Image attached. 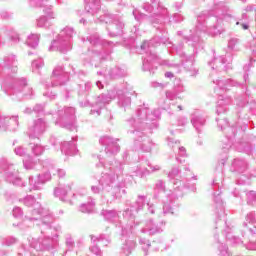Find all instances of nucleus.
Returning a JSON list of instances; mask_svg holds the SVG:
<instances>
[{
	"instance_id": "f257e3e1",
	"label": "nucleus",
	"mask_w": 256,
	"mask_h": 256,
	"mask_svg": "<svg viewBox=\"0 0 256 256\" xmlns=\"http://www.w3.org/2000/svg\"><path fill=\"white\" fill-rule=\"evenodd\" d=\"M142 9L146 13H152V15L147 17V15L141 13V11L134 9L132 12L134 19L139 22L148 18L149 23L160 33V36H155L149 42L144 41L137 50L138 53L146 54V57L143 59L142 70L149 71L151 75H155L157 65H159V62H157V54L151 49L159 47L162 43L166 45L168 49H171L170 51L176 52L182 67L190 77H197V75H199V68L195 67V55L199 42L201 41V33H206V35H211V37L221 35L222 30L220 27L223 21L231 17V14H229V6H227L224 1L214 0L210 11H204L198 15L195 32L190 36H183L184 40L190 43L194 48L193 54L187 55L184 50L185 45L183 42H179L178 45L175 46V44L169 40L167 28L165 27V23L169 21V10L161 4V1L151 0V3L146 2L142 5Z\"/></svg>"
},
{
	"instance_id": "f03ea898",
	"label": "nucleus",
	"mask_w": 256,
	"mask_h": 256,
	"mask_svg": "<svg viewBox=\"0 0 256 256\" xmlns=\"http://www.w3.org/2000/svg\"><path fill=\"white\" fill-rule=\"evenodd\" d=\"M20 203H23L26 207H34L32 215H39V218L26 217V221H30L34 225L39 227L40 236L38 239L29 238V247L27 249L25 245H22V253L19 252L17 256H37L34 251H55L57 245H59V233H61V225L53 226L55 218L49 210L41 207V204L37 202L35 196L27 195L24 198L19 199Z\"/></svg>"
},
{
	"instance_id": "7ed1b4c3",
	"label": "nucleus",
	"mask_w": 256,
	"mask_h": 256,
	"mask_svg": "<svg viewBox=\"0 0 256 256\" xmlns=\"http://www.w3.org/2000/svg\"><path fill=\"white\" fill-rule=\"evenodd\" d=\"M216 122L221 131H225L226 141H224L222 145V151L225 154L218 162V172L216 173L212 181L214 197L215 193L221 194L220 189L221 185H223V167H225V164L229 159V156L227 155V153H229V150L235 149L236 151H238V153H246V155H253V153H255V146H253L251 142L245 141V138L235 141V139L237 138V133H239V135H243V133H245V129H247V124H243L240 128L237 129V127H239V124H236V126H229V120H227V118H216Z\"/></svg>"
},
{
	"instance_id": "20e7f679",
	"label": "nucleus",
	"mask_w": 256,
	"mask_h": 256,
	"mask_svg": "<svg viewBox=\"0 0 256 256\" xmlns=\"http://www.w3.org/2000/svg\"><path fill=\"white\" fill-rule=\"evenodd\" d=\"M117 141H119V139L107 135L101 136L99 139L100 145L104 147L105 156H97L99 163L96 164V167H102L105 172H102V176L99 179V186H91L92 193H101V191L105 189L115 188V175L119 183L126 181L125 179L121 180V175H123V165H125V163L117 160H109V157H115V155L121 151V147Z\"/></svg>"
},
{
	"instance_id": "39448f33",
	"label": "nucleus",
	"mask_w": 256,
	"mask_h": 256,
	"mask_svg": "<svg viewBox=\"0 0 256 256\" xmlns=\"http://www.w3.org/2000/svg\"><path fill=\"white\" fill-rule=\"evenodd\" d=\"M157 119H161V110H151L148 104L139 106L136 110V116L128 119L130 123H133L134 130H129L128 133L133 135L134 149L135 151H142L143 153H151L153 149V141L147 133H152L153 129H157L159 124Z\"/></svg>"
},
{
	"instance_id": "423d86ee",
	"label": "nucleus",
	"mask_w": 256,
	"mask_h": 256,
	"mask_svg": "<svg viewBox=\"0 0 256 256\" xmlns=\"http://www.w3.org/2000/svg\"><path fill=\"white\" fill-rule=\"evenodd\" d=\"M92 87L93 84H91V82L78 85L79 99H81V97H87ZM113 99H118L119 107H123L124 109L131 107V96H129L127 93V84L114 87L113 89L109 90L107 94H101L95 97L94 101L90 102L89 100H79V105L80 107H91L92 109L90 110V115L99 117L102 109H105V105H109Z\"/></svg>"
},
{
	"instance_id": "0eeeda50",
	"label": "nucleus",
	"mask_w": 256,
	"mask_h": 256,
	"mask_svg": "<svg viewBox=\"0 0 256 256\" xmlns=\"http://www.w3.org/2000/svg\"><path fill=\"white\" fill-rule=\"evenodd\" d=\"M233 55L231 53H226L225 56L215 57L211 62L208 63L209 67H211L212 72L210 77L212 79V83L216 85L214 87V91L216 95H219V99L216 105V113L217 115H223V113H227V109L229 105H231V98L223 96L221 93H225V91H229L231 87H242L243 83L237 82L233 79H219L215 78V73L217 71L219 73L223 71H231L233 69Z\"/></svg>"
},
{
	"instance_id": "6e6552de",
	"label": "nucleus",
	"mask_w": 256,
	"mask_h": 256,
	"mask_svg": "<svg viewBox=\"0 0 256 256\" xmlns=\"http://www.w3.org/2000/svg\"><path fill=\"white\" fill-rule=\"evenodd\" d=\"M155 199H159V194L162 197H166L167 200H164L162 210L157 208L153 203H147L148 211L151 215L158 213L160 217H167V215H175L179 209V197H183V192H180L177 188L174 187V191L167 190L165 186V181L158 180L154 187Z\"/></svg>"
},
{
	"instance_id": "1a4fd4ad",
	"label": "nucleus",
	"mask_w": 256,
	"mask_h": 256,
	"mask_svg": "<svg viewBox=\"0 0 256 256\" xmlns=\"http://www.w3.org/2000/svg\"><path fill=\"white\" fill-rule=\"evenodd\" d=\"M83 43H89L88 55L84 58V65L90 67H101V63L111 55L115 44L112 41L103 40L99 34L95 33L86 38H82Z\"/></svg>"
},
{
	"instance_id": "9d476101",
	"label": "nucleus",
	"mask_w": 256,
	"mask_h": 256,
	"mask_svg": "<svg viewBox=\"0 0 256 256\" xmlns=\"http://www.w3.org/2000/svg\"><path fill=\"white\" fill-rule=\"evenodd\" d=\"M2 89L6 95L12 97L14 101L22 99H33L35 91L27 82V78H15L9 75L2 84Z\"/></svg>"
},
{
	"instance_id": "9b49d317",
	"label": "nucleus",
	"mask_w": 256,
	"mask_h": 256,
	"mask_svg": "<svg viewBox=\"0 0 256 256\" xmlns=\"http://www.w3.org/2000/svg\"><path fill=\"white\" fill-rule=\"evenodd\" d=\"M184 175H179L181 171L179 168L174 167L168 173V178L170 179L171 183L174 185L180 193H183V189H190V191H196L197 188L195 187V183L192 181H197V176L191 172L189 169V165L184 166Z\"/></svg>"
},
{
	"instance_id": "f8f14e48",
	"label": "nucleus",
	"mask_w": 256,
	"mask_h": 256,
	"mask_svg": "<svg viewBox=\"0 0 256 256\" xmlns=\"http://www.w3.org/2000/svg\"><path fill=\"white\" fill-rule=\"evenodd\" d=\"M95 22L105 23L110 37H121L125 33V20H123V17L112 14L107 9L101 11L100 16Z\"/></svg>"
},
{
	"instance_id": "ddd939ff",
	"label": "nucleus",
	"mask_w": 256,
	"mask_h": 256,
	"mask_svg": "<svg viewBox=\"0 0 256 256\" xmlns=\"http://www.w3.org/2000/svg\"><path fill=\"white\" fill-rule=\"evenodd\" d=\"M220 195H221V192H218V193L216 192L214 194V202L216 204V215L218 217V219L215 222L216 223L215 229H218L217 225H223L224 223V225H226L224 233L227 241H230L234 245H241V243H251V241L245 238V234H242L243 240L233 235V233L231 232V228L227 226V221L221 220V216L225 214V205L223 204V200L221 199Z\"/></svg>"
},
{
	"instance_id": "4468645a",
	"label": "nucleus",
	"mask_w": 256,
	"mask_h": 256,
	"mask_svg": "<svg viewBox=\"0 0 256 256\" xmlns=\"http://www.w3.org/2000/svg\"><path fill=\"white\" fill-rule=\"evenodd\" d=\"M44 172L38 174L36 177L31 175L28 177L29 191H41L45 183L51 179V173L55 169V162L51 159H45L40 162Z\"/></svg>"
},
{
	"instance_id": "2eb2a0df",
	"label": "nucleus",
	"mask_w": 256,
	"mask_h": 256,
	"mask_svg": "<svg viewBox=\"0 0 256 256\" xmlns=\"http://www.w3.org/2000/svg\"><path fill=\"white\" fill-rule=\"evenodd\" d=\"M75 29L71 27H65L57 36V39L52 41V44L48 48L49 51H59V53H69L73 49V35H75Z\"/></svg>"
},
{
	"instance_id": "dca6fc26",
	"label": "nucleus",
	"mask_w": 256,
	"mask_h": 256,
	"mask_svg": "<svg viewBox=\"0 0 256 256\" xmlns=\"http://www.w3.org/2000/svg\"><path fill=\"white\" fill-rule=\"evenodd\" d=\"M0 173H3L7 183H11L16 187H27V182L19 177V170L15 169V166L9 163L7 158H0Z\"/></svg>"
},
{
	"instance_id": "f3484780",
	"label": "nucleus",
	"mask_w": 256,
	"mask_h": 256,
	"mask_svg": "<svg viewBox=\"0 0 256 256\" xmlns=\"http://www.w3.org/2000/svg\"><path fill=\"white\" fill-rule=\"evenodd\" d=\"M143 207H145V196H138L136 202L124 211L123 217L129 221V225L125 227L120 222L119 227L122 229V237H127L131 233L133 223L135 222V213H139Z\"/></svg>"
},
{
	"instance_id": "a211bd4d",
	"label": "nucleus",
	"mask_w": 256,
	"mask_h": 256,
	"mask_svg": "<svg viewBox=\"0 0 256 256\" xmlns=\"http://www.w3.org/2000/svg\"><path fill=\"white\" fill-rule=\"evenodd\" d=\"M75 113L74 107H65L63 110H58L55 125L68 129V131L77 130V116H75Z\"/></svg>"
},
{
	"instance_id": "6ab92c4d",
	"label": "nucleus",
	"mask_w": 256,
	"mask_h": 256,
	"mask_svg": "<svg viewBox=\"0 0 256 256\" xmlns=\"http://www.w3.org/2000/svg\"><path fill=\"white\" fill-rule=\"evenodd\" d=\"M125 187H127V180L120 182L114 188H106L104 190H100L102 203H106L107 205H111L116 199H121L125 193Z\"/></svg>"
},
{
	"instance_id": "aec40b11",
	"label": "nucleus",
	"mask_w": 256,
	"mask_h": 256,
	"mask_svg": "<svg viewBox=\"0 0 256 256\" xmlns=\"http://www.w3.org/2000/svg\"><path fill=\"white\" fill-rule=\"evenodd\" d=\"M69 75H71V72L66 71L63 66H57L53 70L50 80H45L42 83L45 85L46 89L59 87V85H65V83L69 81Z\"/></svg>"
},
{
	"instance_id": "412c9836",
	"label": "nucleus",
	"mask_w": 256,
	"mask_h": 256,
	"mask_svg": "<svg viewBox=\"0 0 256 256\" xmlns=\"http://www.w3.org/2000/svg\"><path fill=\"white\" fill-rule=\"evenodd\" d=\"M190 123L197 133H203L207 123V115L201 110H193L190 113Z\"/></svg>"
},
{
	"instance_id": "4be33fe9",
	"label": "nucleus",
	"mask_w": 256,
	"mask_h": 256,
	"mask_svg": "<svg viewBox=\"0 0 256 256\" xmlns=\"http://www.w3.org/2000/svg\"><path fill=\"white\" fill-rule=\"evenodd\" d=\"M168 146L175 153L176 162L179 163L180 165H185V157H187V150H185V147L181 146V142L173 138H168Z\"/></svg>"
},
{
	"instance_id": "5701e85b",
	"label": "nucleus",
	"mask_w": 256,
	"mask_h": 256,
	"mask_svg": "<svg viewBox=\"0 0 256 256\" xmlns=\"http://www.w3.org/2000/svg\"><path fill=\"white\" fill-rule=\"evenodd\" d=\"M45 131H47V122H45V119L39 118L28 128L27 135L29 139H39Z\"/></svg>"
},
{
	"instance_id": "b1692460",
	"label": "nucleus",
	"mask_w": 256,
	"mask_h": 256,
	"mask_svg": "<svg viewBox=\"0 0 256 256\" xmlns=\"http://www.w3.org/2000/svg\"><path fill=\"white\" fill-rule=\"evenodd\" d=\"M18 130L19 116H12L9 118L0 114V131H10L11 133H15V131Z\"/></svg>"
},
{
	"instance_id": "393cba45",
	"label": "nucleus",
	"mask_w": 256,
	"mask_h": 256,
	"mask_svg": "<svg viewBox=\"0 0 256 256\" xmlns=\"http://www.w3.org/2000/svg\"><path fill=\"white\" fill-rule=\"evenodd\" d=\"M165 225V221L157 223L155 220L149 219L145 222L144 227L141 229V233H147L148 235H159V233H163V227H165Z\"/></svg>"
},
{
	"instance_id": "a878e982",
	"label": "nucleus",
	"mask_w": 256,
	"mask_h": 256,
	"mask_svg": "<svg viewBox=\"0 0 256 256\" xmlns=\"http://www.w3.org/2000/svg\"><path fill=\"white\" fill-rule=\"evenodd\" d=\"M60 150L61 153L70 157L77 155L79 153V149H77V136L72 137L70 141L61 142Z\"/></svg>"
},
{
	"instance_id": "bb28decb",
	"label": "nucleus",
	"mask_w": 256,
	"mask_h": 256,
	"mask_svg": "<svg viewBox=\"0 0 256 256\" xmlns=\"http://www.w3.org/2000/svg\"><path fill=\"white\" fill-rule=\"evenodd\" d=\"M97 75H103L108 79H121V77H125L127 75V70L120 66H114L109 68V70L98 71Z\"/></svg>"
},
{
	"instance_id": "cd10ccee",
	"label": "nucleus",
	"mask_w": 256,
	"mask_h": 256,
	"mask_svg": "<svg viewBox=\"0 0 256 256\" xmlns=\"http://www.w3.org/2000/svg\"><path fill=\"white\" fill-rule=\"evenodd\" d=\"M137 247V243L131 239H125L115 256H131L133 255V251H135Z\"/></svg>"
},
{
	"instance_id": "c85d7f7f",
	"label": "nucleus",
	"mask_w": 256,
	"mask_h": 256,
	"mask_svg": "<svg viewBox=\"0 0 256 256\" xmlns=\"http://www.w3.org/2000/svg\"><path fill=\"white\" fill-rule=\"evenodd\" d=\"M139 160L140 164L134 168H131L129 175L130 177H140L141 179H145V177L151 175V170L145 167V165H147L145 163L147 160H143L141 158H139Z\"/></svg>"
},
{
	"instance_id": "c756f323",
	"label": "nucleus",
	"mask_w": 256,
	"mask_h": 256,
	"mask_svg": "<svg viewBox=\"0 0 256 256\" xmlns=\"http://www.w3.org/2000/svg\"><path fill=\"white\" fill-rule=\"evenodd\" d=\"M247 169H249V163L247 162V160L243 158H235L232 161V164L230 167V171L232 173H238V175H242V173H245Z\"/></svg>"
},
{
	"instance_id": "7c9ffc66",
	"label": "nucleus",
	"mask_w": 256,
	"mask_h": 256,
	"mask_svg": "<svg viewBox=\"0 0 256 256\" xmlns=\"http://www.w3.org/2000/svg\"><path fill=\"white\" fill-rule=\"evenodd\" d=\"M233 196L239 199V203H243V195L247 197L248 205H256V192L255 191H240L239 188H235L232 192Z\"/></svg>"
},
{
	"instance_id": "2f4dec72",
	"label": "nucleus",
	"mask_w": 256,
	"mask_h": 256,
	"mask_svg": "<svg viewBox=\"0 0 256 256\" xmlns=\"http://www.w3.org/2000/svg\"><path fill=\"white\" fill-rule=\"evenodd\" d=\"M243 227H245L247 233L252 236H256V213L249 212L246 217L245 221L243 222Z\"/></svg>"
},
{
	"instance_id": "473e14b6",
	"label": "nucleus",
	"mask_w": 256,
	"mask_h": 256,
	"mask_svg": "<svg viewBox=\"0 0 256 256\" xmlns=\"http://www.w3.org/2000/svg\"><path fill=\"white\" fill-rule=\"evenodd\" d=\"M69 193H71L70 185L54 189V197H58L60 201H63L64 203L73 205V201L69 198Z\"/></svg>"
},
{
	"instance_id": "72a5a7b5",
	"label": "nucleus",
	"mask_w": 256,
	"mask_h": 256,
	"mask_svg": "<svg viewBox=\"0 0 256 256\" xmlns=\"http://www.w3.org/2000/svg\"><path fill=\"white\" fill-rule=\"evenodd\" d=\"M5 69L11 71V73L15 74L18 71L17 68V57L15 55H8L4 58V66Z\"/></svg>"
},
{
	"instance_id": "f704fd0d",
	"label": "nucleus",
	"mask_w": 256,
	"mask_h": 256,
	"mask_svg": "<svg viewBox=\"0 0 256 256\" xmlns=\"http://www.w3.org/2000/svg\"><path fill=\"white\" fill-rule=\"evenodd\" d=\"M85 11L90 15H97L101 11V0H90L85 5Z\"/></svg>"
},
{
	"instance_id": "c9c22d12",
	"label": "nucleus",
	"mask_w": 256,
	"mask_h": 256,
	"mask_svg": "<svg viewBox=\"0 0 256 256\" xmlns=\"http://www.w3.org/2000/svg\"><path fill=\"white\" fill-rule=\"evenodd\" d=\"M179 93H185L184 86H178L172 90H167L166 99H169V101H175L177 99H181V96H179Z\"/></svg>"
},
{
	"instance_id": "e433bc0d",
	"label": "nucleus",
	"mask_w": 256,
	"mask_h": 256,
	"mask_svg": "<svg viewBox=\"0 0 256 256\" xmlns=\"http://www.w3.org/2000/svg\"><path fill=\"white\" fill-rule=\"evenodd\" d=\"M101 215L105 221H109L110 223H117L119 221V212L116 210H102Z\"/></svg>"
},
{
	"instance_id": "4c0bfd02",
	"label": "nucleus",
	"mask_w": 256,
	"mask_h": 256,
	"mask_svg": "<svg viewBox=\"0 0 256 256\" xmlns=\"http://www.w3.org/2000/svg\"><path fill=\"white\" fill-rule=\"evenodd\" d=\"M91 243H102L103 247H107L111 243V236L100 234L99 237L90 235Z\"/></svg>"
},
{
	"instance_id": "58836bf2",
	"label": "nucleus",
	"mask_w": 256,
	"mask_h": 256,
	"mask_svg": "<svg viewBox=\"0 0 256 256\" xmlns=\"http://www.w3.org/2000/svg\"><path fill=\"white\" fill-rule=\"evenodd\" d=\"M214 239L218 243L217 247L219 251V256H232L231 252L229 251V247H227V244L221 243L217 234H214Z\"/></svg>"
},
{
	"instance_id": "ea45409f",
	"label": "nucleus",
	"mask_w": 256,
	"mask_h": 256,
	"mask_svg": "<svg viewBox=\"0 0 256 256\" xmlns=\"http://www.w3.org/2000/svg\"><path fill=\"white\" fill-rule=\"evenodd\" d=\"M93 209H95V201L93 198H89L87 203H83L79 207L81 213H93Z\"/></svg>"
},
{
	"instance_id": "a19ab883",
	"label": "nucleus",
	"mask_w": 256,
	"mask_h": 256,
	"mask_svg": "<svg viewBox=\"0 0 256 256\" xmlns=\"http://www.w3.org/2000/svg\"><path fill=\"white\" fill-rule=\"evenodd\" d=\"M39 39H40L39 34H32L28 36L26 40V44L28 45V47H31L32 49H36L39 46Z\"/></svg>"
},
{
	"instance_id": "79ce46f5",
	"label": "nucleus",
	"mask_w": 256,
	"mask_h": 256,
	"mask_svg": "<svg viewBox=\"0 0 256 256\" xmlns=\"http://www.w3.org/2000/svg\"><path fill=\"white\" fill-rule=\"evenodd\" d=\"M37 27H41L44 29H49L53 25V22H51L47 16H41L39 19L36 21Z\"/></svg>"
},
{
	"instance_id": "37998d69",
	"label": "nucleus",
	"mask_w": 256,
	"mask_h": 256,
	"mask_svg": "<svg viewBox=\"0 0 256 256\" xmlns=\"http://www.w3.org/2000/svg\"><path fill=\"white\" fill-rule=\"evenodd\" d=\"M65 245L67 248L65 254H67L68 251H73V249H75V240L73 239V236H71V234L65 235Z\"/></svg>"
},
{
	"instance_id": "c03bdc74",
	"label": "nucleus",
	"mask_w": 256,
	"mask_h": 256,
	"mask_svg": "<svg viewBox=\"0 0 256 256\" xmlns=\"http://www.w3.org/2000/svg\"><path fill=\"white\" fill-rule=\"evenodd\" d=\"M0 243L1 245H6V247H11L12 245H15V243H17V238L13 236L1 237Z\"/></svg>"
},
{
	"instance_id": "a18cd8bd",
	"label": "nucleus",
	"mask_w": 256,
	"mask_h": 256,
	"mask_svg": "<svg viewBox=\"0 0 256 256\" xmlns=\"http://www.w3.org/2000/svg\"><path fill=\"white\" fill-rule=\"evenodd\" d=\"M236 25H241L244 31H247V29H249V18L247 17L246 13L242 14V19H240V21H237Z\"/></svg>"
},
{
	"instance_id": "49530a36",
	"label": "nucleus",
	"mask_w": 256,
	"mask_h": 256,
	"mask_svg": "<svg viewBox=\"0 0 256 256\" xmlns=\"http://www.w3.org/2000/svg\"><path fill=\"white\" fill-rule=\"evenodd\" d=\"M139 245L141 246V249L142 251H144L145 255H147V251L151 249V242L146 238H140Z\"/></svg>"
},
{
	"instance_id": "de8ad7c7",
	"label": "nucleus",
	"mask_w": 256,
	"mask_h": 256,
	"mask_svg": "<svg viewBox=\"0 0 256 256\" xmlns=\"http://www.w3.org/2000/svg\"><path fill=\"white\" fill-rule=\"evenodd\" d=\"M32 153L35 157H39L42 153H45V147L40 144H34L31 146Z\"/></svg>"
},
{
	"instance_id": "09e8293b",
	"label": "nucleus",
	"mask_w": 256,
	"mask_h": 256,
	"mask_svg": "<svg viewBox=\"0 0 256 256\" xmlns=\"http://www.w3.org/2000/svg\"><path fill=\"white\" fill-rule=\"evenodd\" d=\"M241 43V40L237 37H231L228 40V49H230L231 51H235V49H237V45H239Z\"/></svg>"
},
{
	"instance_id": "8fccbe9b",
	"label": "nucleus",
	"mask_w": 256,
	"mask_h": 256,
	"mask_svg": "<svg viewBox=\"0 0 256 256\" xmlns=\"http://www.w3.org/2000/svg\"><path fill=\"white\" fill-rule=\"evenodd\" d=\"M161 245H163V238L153 240L152 243H150V251H159Z\"/></svg>"
},
{
	"instance_id": "3c124183",
	"label": "nucleus",
	"mask_w": 256,
	"mask_h": 256,
	"mask_svg": "<svg viewBox=\"0 0 256 256\" xmlns=\"http://www.w3.org/2000/svg\"><path fill=\"white\" fill-rule=\"evenodd\" d=\"M43 13L45 14L44 17L48 18L50 21L56 17L55 12H53V6H45Z\"/></svg>"
},
{
	"instance_id": "603ef678",
	"label": "nucleus",
	"mask_w": 256,
	"mask_h": 256,
	"mask_svg": "<svg viewBox=\"0 0 256 256\" xmlns=\"http://www.w3.org/2000/svg\"><path fill=\"white\" fill-rule=\"evenodd\" d=\"M89 251L93 253V255L96 256H103V251L101 248L97 245V242H92V245L89 247Z\"/></svg>"
},
{
	"instance_id": "864d4df0",
	"label": "nucleus",
	"mask_w": 256,
	"mask_h": 256,
	"mask_svg": "<svg viewBox=\"0 0 256 256\" xmlns=\"http://www.w3.org/2000/svg\"><path fill=\"white\" fill-rule=\"evenodd\" d=\"M15 155H18V157H27V148L25 146H17L14 149Z\"/></svg>"
},
{
	"instance_id": "5fc2aeb1",
	"label": "nucleus",
	"mask_w": 256,
	"mask_h": 256,
	"mask_svg": "<svg viewBox=\"0 0 256 256\" xmlns=\"http://www.w3.org/2000/svg\"><path fill=\"white\" fill-rule=\"evenodd\" d=\"M23 167L26 169V171L35 169V163H33V159L29 157V159L23 160Z\"/></svg>"
},
{
	"instance_id": "6e6d98bb",
	"label": "nucleus",
	"mask_w": 256,
	"mask_h": 256,
	"mask_svg": "<svg viewBox=\"0 0 256 256\" xmlns=\"http://www.w3.org/2000/svg\"><path fill=\"white\" fill-rule=\"evenodd\" d=\"M33 112L36 113V115H47L45 113V104H36L33 107Z\"/></svg>"
},
{
	"instance_id": "4d7b16f0",
	"label": "nucleus",
	"mask_w": 256,
	"mask_h": 256,
	"mask_svg": "<svg viewBox=\"0 0 256 256\" xmlns=\"http://www.w3.org/2000/svg\"><path fill=\"white\" fill-rule=\"evenodd\" d=\"M183 21H185V16H183L181 13H174L172 15V20H169L170 23H183Z\"/></svg>"
},
{
	"instance_id": "13d9d810",
	"label": "nucleus",
	"mask_w": 256,
	"mask_h": 256,
	"mask_svg": "<svg viewBox=\"0 0 256 256\" xmlns=\"http://www.w3.org/2000/svg\"><path fill=\"white\" fill-rule=\"evenodd\" d=\"M249 69H251V63L243 67V71L245 72L243 75L245 85H249Z\"/></svg>"
},
{
	"instance_id": "bf43d9fd",
	"label": "nucleus",
	"mask_w": 256,
	"mask_h": 256,
	"mask_svg": "<svg viewBox=\"0 0 256 256\" xmlns=\"http://www.w3.org/2000/svg\"><path fill=\"white\" fill-rule=\"evenodd\" d=\"M247 103H249V100L247 98H245V96H239L238 98H236V105L237 107H245V105H247Z\"/></svg>"
},
{
	"instance_id": "052dcab7",
	"label": "nucleus",
	"mask_w": 256,
	"mask_h": 256,
	"mask_svg": "<svg viewBox=\"0 0 256 256\" xmlns=\"http://www.w3.org/2000/svg\"><path fill=\"white\" fill-rule=\"evenodd\" d=\"M43 65H45V63L43 62V58L32 61V71H35V69H41Z\"/></svg>"
},
{
	"instance_id": "680f3d73",
	"label": "nucleus",
	"mask_w": 256,
	"mask_h": 256,
	"mask_svg": "<svg viewBox=\"0 0 256 256\" xmlns=\"http://www.w3.org/2000/svg\"><path fill=\"white\" fill-rule=\"evenodd\" d=\"M49 143L52 145V147H55L57 151H59V147L61 148V142H59V139H57L55 136L50 137Z\"/></svg>"
},
{
	"instance_id": "e2e57ef3",
	"label": "nucleus",
	"mask_w": 256,
	"mask_h": 256,
	"mask_svg": "<svg viewBox=\"0 0 256 256\" xmlns=\"http://www.w3.org/2000/svg\"><path fill=\"white\" fill-rule=\"evenodd\" d=\"M167 85H169V83H167V82L159 83L157 81H152L150 83V87H152L153 89H165L167 87Z\"/></svg>"
},
{
	"instance_id": "0e129e2a",
	"label": "nucleus",
	"mask_w": 256,
	"mask_h": 256,
	"mask_svg": "<svg viewBox=\"0 0 256 256\" xmlns=\"http://www.w3.org/2000/svg\"><path fill=\"white\" fill-rule=\"evenodd\" d=\"M12 215L16 219H19L20 217H23V209H21V207H15L12 211Z\"/></svg>"
},
{
	"instance_id": "69168bd1",
	"label": "nucleus",
	"mask_w": 256,
	"mask_h": 256,
	"mask_svg": "<svg viewBox=\"0 0 256 256\" xmlns=\"http://www.w3.org/2000/svg\"><path fill=\"white\" fill-rule=\"evenodd\" d=\"M45 0H29L31 7H45L43 4Z\"/></svg>"
},
{
	"instance_id": "338daca9",
	"label": "nucleus",
	"mask_w": 256,
	"mask_h": 256,
	"mask_svg": "<svg viewBox=\"0 0 256 256\" xmlns=\"http://www.w3.org/2000/svg\"><path fill=\"white\" fill-rule=\"evenodd\" d=\"M187 123H189V119H187V117L180 116L178 118V126L179 127H185V125H187Z\"/></svg>"
},
{
	"instance_id": "774afa93",
	"label": "nucleus",
	"mask_w": 256,
	"mask_h": 256,
	"mask_svg": "<svg viewBox=\"0 0 256 256\" xmlns=\"http://www.w3.org/2000/svg\"><path fill=\"white\" fill-rule=\"evenodd\" d=\"M250 51H252V53H256V36L253 37V40L250 42Z\"/></svg>"
}]
</instances>
